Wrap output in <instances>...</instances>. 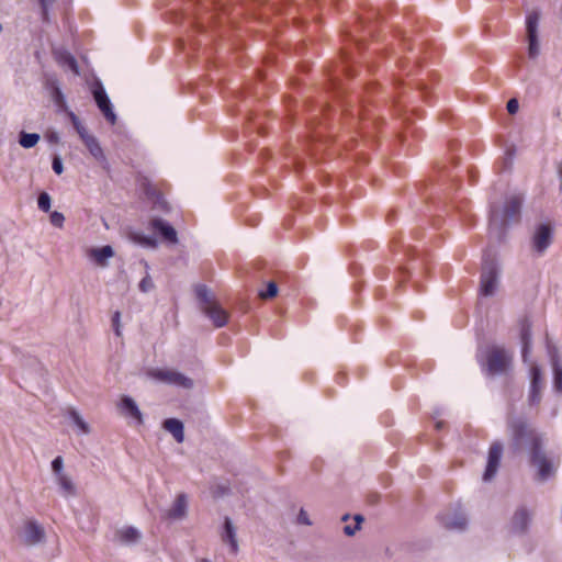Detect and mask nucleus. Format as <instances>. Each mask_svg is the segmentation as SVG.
Here are the masks:
<instances>
[{"mask_svg":"<svg viewBox=\"0 0 562 562\" xmlns=\"http://www.w3.org/2000/svg\"><path fill=\"white\" fill-rule=\"evenodd\" d=\"M52 199L47 192L40 193L37 198V206L43 212H48L50 210Z\"/></svg>","mask_w":562,"mask_h":562,"instance_id":"36","label":"nucleus"},{"mask_svg":"<svg viewBox=\"0 0 562 562\" xmlns=\"http://www.w3.org/2000/svg\"><path fill=\"white\" fill-rule=\"evenodd\" d=\"M507 160L510 162L512 161V154L507 157Z\"/></svg>","mask_w":562,"mask_h":562,"instance_id":"49","label":"nucleus"},{"mask_svg":"<svg viewBox=\"0 0 562 562\" xmlns=\"http://www.w3.org/2000/svg\"><path fill=\"white\" fill-rule=\"evenodd\" d=\"M348 519H349V515L348 514L344 515L342 518H341L342 521H346Z\"/></svg>","mask_w":562,"mask_h":562,"instance_id":"47","label":"nucleus"},{"mask_svg":"<svg viewBox=\"0 0 562 562\" xmlns=\"http://www.w3.org/2000/svg\"><path fill=\"white\" fill-rule=\"evenodd\" d=\"M503 456V445L494 442L491 445L487 456V464L483 473V481L488 482L497 474Z\"/></svg>","mask_w":562,"mask_h":562,"instance_id":"9","label":"nucleus"},{"mask_svg":"<svg viewBox=\"0 0 562 562\" xmlns=\"http://www.w3.org/2000/svg\"><path fill=\"white\" fill-rule=\"evenodd\" d=\"M297 522L305 526H311L312 521L308 518L307 513L302 508L297 515Z\"/></svg>","mask_w":562,"mask_h":562,"instance_id":"43","label":"nucleus"},{"mask_svg":"<svg viewBox=\"0 0 562 562\" xmlns=\"http://www.w3.org/2000/svg\"><path fill=\"white\" fill-rule=\"evenodd\" d=\"M521 205L522 196L519 194L508 195L502 206L496 203L491 204L488 231L493 238L498 241L504 239L510 223L519 221Z\"/></svg>","mask_w":562,"mask_h":562,"instance_id":"3","label":"nucleus"},{"mask_svg":"<svg viewBox=\"0 0 562 562\" xmlns=\"http://www.w3.org/2000/svg\"><path fill=\"white\" fill-rule=\"evenodd\" d=\"M476 361L486 378L507 375L513 369L514 353L503 345L490 344L479 347Z\"/></svg>","mask_w":562,"mask_h":562,"instance_id":"2","label":"nucleus"},{"mask_svg":"<svg viewBox=\"0 0 562 562\" xmlns=\"http://www.w3.org/2000/svg\"><path fill=\"white\" fill-rule=\"evenodd\" d=\"M528 40V56L536 59L540 54V45L538 36H527Z\"/></svg>","mask_w":562,"mask_h":562,"instance_id":"35","label":"nucleus"},{"mask_svg":"<svg viewBox=\"0 0 562 562\" xmlns=\"http://www.w3.org/2000/svg\"><path fill=\"white\" fill-rule=\"evenodd\" d=\"M46 89L50 93L52 100L58 106H64L66 104L65 95L60 89L59 82L55 77H48L45 82Z\"/></svg>","mask_w":562,"mask_h":562,"instance_id":"22","label":"nucleus"},{"mask_svg":"<svg viewBox=\"0 0 562 562\" xmlns=\"http://www.w3.org/2000/svg\"><path fill=\"white\" fill-rule=\"evenodd\" d=\"M195 295L198 300L205 306L212 305V296L209 288L204 284H199L195 288Z\"/></svg>","mask_w":562,"mask_h":562,"instance_id":"33","label":"nucleus"},{"mask_svg":"<svg viewBox=\"0 0 562 562\" xmlns=\"http://www.w3.org/2000/svg\"><path fill=\"white\" fill-rule=\"evenodd\" d=\"M40 139L41 136L37 133H27L25 131H21L19 133V144L25 149H30L36 146Z\"/></svg>","mask_w":562,"mask_h":562,"instance_id":"28","label":"nucleus"},{"mask_svg":"<svg viewBox=\"0 0 562 562\" xmlns=\"http://www.w3.org/2000/svg\"><path fill=\"white\" fill-rule=\"evenodd\" d=\"M68 116H69V120H70L74 128L76 130L79 137L81 138V140H83L86 137H88L90 135L88 133V130L86 128V126L80 121V119L72 111H70L68 113Z\"/></svg>","mask_w":562,"mask_h":562,"instance_id":"32","label":"nucleus"},{"mask_svg":"<svg viewBox=\"0 0 562 562\" xmlns=\"http://www.w3.org/2000/svg\"><path fill=\"white\" fill-rule=\"evenodd\" d=\"M162 427L169 431L175 440L179 443L184 440V426L183 423L178 418H167L162 423Z\"/></svg>","mask_w":562,"mask_h":562,"instance_id":"20","label":"nucleus"},{"mask_svg":"<svg viewBox=\"0 0 562 562\" xmlns=\"http://www.w3.org/2000/svg\"><path fill=\"white\" fill-rule=\"evenodd\" d=\"M143 263L145 266L146 274L140 280L138 288L142 292L147 293V292L151 291L155 285H154L153 279L149 274V265L147 263V261H143Z\"/></svg>","mask_w":562,"mask_h":562,"instance_id":"34","label":"nucleus"},{"mask_svg":"<svg viewBox=\"0 0 562 562\" xmlns=\"http://www.w3.org/2000/svg\"><path fill=\"white\" fill-rule=\"evenodd\" d=\"M131 239L146 248H156L158 246L157 239L151 235H145L140 232L131 233Z\"/></svg>","mask_w":562,"mask_h":562,"instance_id":"26","label":"nucleus"},{"mask_svg":"<svg viewBox=\"0 0 562 562\" xmlns=\"http://www.w3.org/2000/svg\"><path fill=\"white\" fill-rule=\"evenodd\" d=\"M544 387L542 372L539 366L535 364L530 369V386L528 394V404L537 406L541 402V392Z\"/></svg>","mask_w":562,"mask_h":562,"instance_id":"8","label":"nucleus"},{"mask_svg":"<svg viewBox=\"0 0 562 562\" xmlns=\"http://www.w3.org/2000/svg\"><path fill=\"white\" fill-rule=\"evenodd\" d=\"M63 469H64V460L60 456H57L53 461H52V470L53 472L55 473L56 477L59 476V475H63L65 474L63 472Z\"/></svg>","mask_w":562,"mask_h":562,"instance_id":"40","label":"nucleus"},{"mask_svg":"<svg viewBox=\"0 0 562 562\" xmlns=\"http://www.w3.org/2000/svg\"><path fill=\"white\" fill-rule=\"evenodd\" d=\"M278 294V285L276 282L271 281L267 285V290L265 292H260V297L262 299H271Z\"/></svg>","mask_w":562,"mask_h":562,"instance_id":"39","label":"nucleus"},{"mask_svg":"<svg viewBox=\"0 0 562 562\" xmlns=\"http://www.w3.org/2000/svg\"><path fill=\"white\" fill-rule=\"evenodd\" d=\"M85 146L89 150L90 155L101 164H106V157L103 153V149L99 143V140L93 136L89 135L83 140Z\"/></svg>","mask_w":562,"mask_h":562,"instance_id":"23","label":"nucleus"},{"mask_svg":"<svg viewBox=\"0 0 562 562\" xmlns=\"http://www.w3.org/2000/svg\"><path fill=\"white\" fill-rule=\"evenodd\" d=\"M153 376L161 382L181 386L183 389H192L193 381L192 379L186 376L184 374L173 371V370H156L153 373Z\"/></svg>","mask_w":562,"mask_h":562,"instance_id":"10","label":"nucleus"},{"mask_svg":"<svg viewBox=\"0 0 562 562\" xmlns=\"http://www.w3.org/2000/svg\"><path fill=\"white\" fill-rule=\"evenodd\" d=\"M506 109H507L508 113H510V114L517 113V111L519 109V103H518L517 99L508 100Z\"/></svg>","mask_w":562,"mask_h":562,"instance_id":"45","label":"nucleus"},{"mask_svg":"<svg viewBox=\"0 0 562 562\" xmlns=\"http://www.w3.org/2000/svg\"><path fill=\"white\" fill-rule=\"evenodd\" d=\"M204 314H206L213 322L215 327H223L227 323V314L218 305L213 304L203 307Z\"/></svg>","mask_w":562,"mask_h":562,"instance_id":"21","label":"nucleus"},{"mask_svg":"<svg viewBox=\"0 0 562 562\" xmlns=\"http://www.w3.org/2000/svg\"><path fill=\"white\" fill-rule=\"evenodd\" d=\"M508 430L514 452L528 449L529 461L537 469L538 480L544 482L553 476L555 467L543 450L542 438L535 429L529 427L527 420L522 417L510 418Z\"/></svg>","mask_w":562,"mask_h":562,"instance_id":"1","label":"nucleus"},{"mask_svg":"<svg viewBox=\"0 0 562 562\" xmlns=\"http://www.w3.org/2000/svg\"><path fill=\"white\" fill-rule=\"evenodd\" d=\"M498 268L493 259H485L482 266L480 293L483 296H492L498 286Z\"/></svg>","mask_w":562,"mask_h":562,"instance_id":"4","label":"nucleus"},{"mask_svg":"<svg viewBox=\"0 0 562 562\" xmlns=\"http://www.w3.org/2000/svg\"><path fill=\"white\" fill-rule=\"evenodd\" d=\"M24 542L29 546H35L45 539V531L35 520H30L24 526Z\"/></svg>","mask_w":562,"mask_h":562,"instance_id":"14","label":"nucleus"},{"mask_svg":"<svg viewBox=\"0 0 562 562\" xmlns=\"http://www.w3.org/2000/svg\"><path fill=\"white\" fill-rule=\"evenodd\" d=\"M45 138L49 144H58L60 142V136L56 131L46 133Z\"/></svg>","mask_w":562,"mask_h":562,"instance_id":"44","label":"nucleus"},{"mask_svg":"<svg viewBox=\"0 0 562 562\" xmlns=\"http://www.w3.org/2000/svg\"><path fill=\"white\" fill-rule=\"evenodd\" d=\"M520 342L521 357L527 362L532 347L531 322L527 317L520 321Z\"/></svg>","mask_w":562,"mask_h":562,"instance_id":"13","label":"nucleus"},{"mask_svg":"<svg viewBox=\"0 0 562 562\" xmlns=\"http://www.w3.org/2000/svg\"><path fill=\"white\" fill-rule=\"evenodd\" d=\"M119 409L125 418L131 419L136 425H142L144 423L143 414L137 403L131 396L123 395L121 397Z\"/></svg>","mask_w":562,"mask_h":562,"instance_id":"11","label":"nucleus"},{"mask_svg":"<svg viewBox=\"0 0 562 562\" xmlns=\"http://www.w3.org/2000/svg\"><path fill=\"white\" fill-rule=\"evenodd\" d=\"M151 228L157 232L161 238L169 244L178 243V234L171 224L162 218H154L150 222Z\"/></svg>","mask_w":562,"mask_h":562,"instance_id":"12","label":"nucleus"},{"mask_svg":"<svg viewBox=\"0 0 562 562\" xmlns=\"http://www.w3.org/2000/svg\"><path fill=\"white\" fill-rule=\"evenodd\" d=\"M2 29H3V27H2V24L0 23V33L2 32Z\"/></svg>","mask_w":562,"mask_h":562,"instance_id":"50","label":"nucleus"},{"mask_svg":"<svg viewBox=\"0 0 562 562\" xmlns=\"http://www.w3.org/2000/svg\"><path fill=\"white\" fill-rule=\"evenodd\" d=\"M114 256V249L110 245H105L99 248H90L88 250V257L99 267H108V260Z\"/></svg>","mask_w":562,"mask_h":562,"instance_id":"17","label":"nucleus"},{"mask_svg":"<svg viewBox=\"0 0 562 562\" xmlns=\"http://www.w3.org/2000/svg\"><path fill=\"white\" fill-rule=\"evenodd\" d=\"M117 535L119 540L127 546L137 543L142 537L139 530L132 526L119 530Z\"/></svg>","mask_w":562,"mask_h":562,"instance_id":"25","label":"nucleus"},{"mask_svg":"<svg viewBox=\"0 0 562 562\" xmlns=\"http://www.w3.org/2000/svg\"><path fill=\"white\" fill-rule=\"evenodd\" d=\"M120 319H121V313L119 311H116L112 316V326H113V329H114V333L116 336H121Z\"/></svg>","mask_w":562,"mask_h":562,"instance_id":"42","label":"nucleus"},{"mask_svg":"<svg viewBox=\"0 0 562 562\" xmlns=\"http://www.w3.org/2000/svg\"><path fill=\"white\" fill-rule=\"evenodd\" d=\"M52 168L56 175H61L64 171V164L59 156H54L52 160Z\"/></svg>","mask_w":562,"mask_h":562,"instance_id":"41","label":"nucleus"},{"mask_svg":"<svg viewBox=\"0 0 562 562\" xmlns=\"http://www.w3.org/2000/svg\"><path fill=\"white\" fill-rule=\"evenodd\" d=\"M199 562H211V561H210V560H207V559H202V560H200Z\"/></svg>","mask_w":562,"mask_h":562,"instance_id":"48","label":"nucleus"},{"mask_svg":"<svg viewBox=\"0 0 562 562\" xmlns=\"http://www.w3.org/2000/svg\"><path fill=\"white\" fill-rule=\"evenodd\" d=\"M53 54L59 66L70 70L75 75H79V65L75 56L69 50L65 48H55Z\"/></svg>","mask_w":562,"mask_h":562,"instance_id":"16","label":"nucleus"},{"mask_svg":"<svg viewBox=\"0 0 562 562\" xmlns=\"http://www.w3.org/2000/svg\"><path fill=\"white\" fill-rule=\"evenodd\" d=\"M41 8V19L44 23H50V11L56 0H37Z\"/></svg>","mask_w":562,"mask_h":562,"instance_id":"31","label":"nucleus"},{"mask_svg":"<svg viewBox=\"0 0 562 562\" xmlns=\"http://www.w3.org/2000/svg\"><path fill=\"white\" fill-rule=\"evenodd\" d=\"M552 370H553V387L555 392L562 393V363L557 352L549 350Z\"/></svg>","mask_w":562,"mask_h":562,"instance_id":"24","label":"nucleus"},{"mask_svg":"<svg viewBox=\"0 0 562 562\" xmlns=\"http://www.w3.org/2000/svg\"><path fill=\"white\" fill-rule=\"evenodd\" d=\"M560 177L562 178V168L560 169Z\"/></svg>","mask_w":562,"mask_h":562,"instance_id":"51","label":"nucleus"},{"mask_svg":"<svg viewBox=\"0 0 562 562\" xmlns=\"http://www.w3.org/2000/svg\"><path fill=\"white\" fill-rule=\"evenodd\" d=\"M222 540L229 544L231 551L235 554L238 551V541L236 528L229 517L224 518L223 530L221 533Z\"/></svg>","mask_w":562,"mask_h":562,"instance_id":"18","label":"nucleus"},{"mask_svg":"<svg viewBox=\"0 0 562 562\" xmlns=\"http://www.w3.org/2000/svg\"><path fill=\"white\" fill-rule=\"evenodd\" d=\"M91 92L99 110L102 112L105 120L110 124L114 125L117 117L103 85L100 81H97L93 85Z\"/></svg>","mask_w":562,"mask_h":562,"instance_id":"5","label":"nucleus"},{"mask_svg":"<svg viewBox=\"0 0 562 562\" xmlns=\"http://www.w3.org/2000/svg\"><path fill=\"white\" fill-rule=\"evenodd\" d=\"M353 519L356 521V524L353 526L347 525L344 527V532L347 536H353L360 529V525L363 521V516L357 514V515H355Z\"/></svg>","mask_w":562,"mask_h":562,"instance_id":"37","label":"nucleus"},{"mask_svg":"<svg viewBox=\"0 0 562 562\" xmlns=\"http://www.w3.org/2000/svg\"><path fill=\"white\" fill-rule=\"evenodd\" d=\"M530 520L531 518L528 509L525 507L518 508L512 518V530L516 533H524L528 529Z\"/></svg>","mask_w":562,"mask_h":562,"instance_id":"19","label":"nucleus"},{"mask_svg":"<svg viewBox=\"0 0 562 562\" xmlns=\"http://www.w3.org/2000/svg\"><path fill=\"white\" fill-rule=\"evenodd\" d=\"M539 21H540V13L538 11H532L527 14V16H526L527 36H538Z\"/></svg>","mask_w":562,"mask_h":562,"instance_id":"27","label":"nucleus"},{"mask_svg":"<svg viewBox=\"0 0 562 562\" xmlns=\"http://www.w3.org/2000/svg\"><path fill=\"white\" fill-rule=\"evenodd\" d=\"M443 426V423L442 422H437L436 423V428L437 429H441V427Z\"/></svg>","mask_w":562,"mask_h":562,"instance_id":"46","label":"nucleus"},{"mask_svg":"<svg viewBox=\"0 0 562 562\" xmlns=\"http://www.w3.org/2000/svg\"><path fill=\"white\" fill-rule=\"evenodd\" d=\"M553 239V231L549 224H539L536 226L531 237V248L537 256H542L550 247Z\"/></svg>","mask_w":562,"mask_h":562,"instance_id":"6","label":"nucleus"},{"mask_svg":"<svg viewBox=\"0 0 562 562\" xmlns=\"http://www.w3.org/2000/svg\"><path fill=\"white\" fill-rule=\"evenodd\" d=\"M441 526L451 531H463L468 527V517L461 507L438 515Z\"/></svg>","mask_w":562,"mask_h":562,"instance_id":"7","label":"nucleus"},{"mask_svg":"<svg viewBox=\"0 0 562 562\" xmlns=\"http://www.w3.org/2000/svg\"><path fill=\"white\" fill-rule=\"evenodd\" d=\"M68 417L79 428V430L82 434H89L90 432L89 425L83 420V418L80 416V414L76 409L70 408L68 411Z\"/></svg>","mask_w":562,"mask_h":562,"instance_id":"30","label":"nucleus"},{"mask_svg":"<svg viewBox=\"0 0 562 562\" xmlns=\"http://www.w3.org/2000/svg\"><path fill=\"white\" fill-rule=\"evenodd\" d=\"M56 481L60 488L61 494L65 497L72 496L76 494V487H75L72 481L66 474L57 476Z\"/></svg>","mask_w":562,"mask_h":562,"instance_id":"29","label":"nucleus"},{"mask_svg":"<svg viewBox=\"0 0 562 562\" xmlns=\"http://www.w3.org/2000/svg\"><path fill=\"white\" fill-rule=\"evenodd\" d=\"M49 220L53 226L61 228L64 226L65 216L58 211H54L49 215Z\"/></svg>","mask_w":562,"mask_h":562,"instance_id":"38","label":"nucleus"},{"mask_svg":"<svg viewBox=\"0 0 562 562\" xmlns=\"http://www.w3.org/2000/svg\"><path fill=\"white\" fill-rule=\"evenodd\" d=\"M188 513V496L184 493L177 495L173 504L167 510L166 517L170 520H181Z\"/></svg>","mask_w":562,"mask_h":562,"instance_id":"15","label":"nucleus"}]
</instances>
